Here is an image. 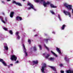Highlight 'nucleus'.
<instances>
[{"mask_svg":"<svg viewBox=\"0 0 73 73\" xmlns=\"http://www.w3.org/2000/svg\"><path fill=\"white\" fill-rule=\"evenodd\" d=\"M64 6L66 7L68 10H71L72 9V6L71 5H69L66 3H64L63 4Z\"/></svg>","mask_w":73,"mask_h":73,"instance_id":"f257e3e1","label":"nucleus"},{"mask_svg":"<svg viewBox=\"0 0 73 73\" xmlns=\"http://www.w3.org/2000/svg\"><path fill=\"white\" fill-rule=\"evenodd\" d=\"M27 5L30 6V7H29L28 8V10H29V9H31V8L32 9H34L35 11H36V9H35V8H34V7H33V5L32 4H31V3H28L27 4Z\"/></svg>","mask_w":73,"mask_h":73,"instance_id":"f03ea898","label":"nucleus"},{"mask_svg":"<svg viewBox=\"0 0 73 73\" xmlns=\"http://www.w3.org/2000/svg\"><path fill=\"white\" fill-rule=\"evenodd\" d=\"M17 56H16L15 55H13L11 56V61H13L14 60L16 61L17 60Z\"/></svg>","mask_w":73,"mask_h":73,"instance_id":"7ed1b4c3","label":"nucleus"},{"mask_svg":"<svg viewBox=\"0 0 73 73\" xmlns=\"http://www.w3.org/2000/svg\"><path fill=\"white\" fill-rule=\"evenodd\" d=\"M63 13H64L65 15H68V16H69V17H70V16H71V15H70V13L69 12H68L67 11H64Z\"/></svg>","mask_w":73,"mask_h":73,"instance_id":"20e7f679","label":"nucleus"},{"mask_svg":"<svg viewBox=\"0 0 73 73\" xmlns=\"http://www.w3.org/2000/svg\"><path fill=\"white\" fill-rule=\"evenodd\" d=\"M16 19L17 21H19V20H20V21H21V20H23V19H22V18L19 16H17L16 17Z\"/></svg>","mask_w":73,"mask_h":73,"instance_id":"39448f33","label":"nucleus"},{"mask_svg":"<svg viewBox=\"0 0 73 73\" xmlns=\"http://www.w3.org/2000/svg\"><path fill=\"white\" fill-rule=\"evenodd\" d=\"M64 60L66 61L67 62H69V59L68 58L67 56H66L64 57Z\"/></svg>","mask_w":73,"mask_h":73,"instance_id":"423d86ee","label":"nucleus"},{"mask_svg":"<svg viewBox=\"0 0 73 73\" xmlns=\"http://www.w3.org/2000/svg\"><path fill=\"white\" fill-rule=\"evenodd\" d=\"M14 12H11L10 14V17H11V18H13V15H14Z\"/></svg>","mask_w":73,"mask_h":73,"instance_id":"0eeeda50","label":"nucleus"},{"mask_svg":"<svg viewBox=\"0 0 73 73\" xmlns=\"http://www.w3.org/2000/svg\"><path fill=\"white\" fill-rule=\"evenodd\" d=\"M66 26L64 24L62 25V27L61 28V30H64V29H65V27H66Z\"/></svg>","mask_w":73,"mask_h":73,"instance_id":"6e6552de","label":"nucleus"},{"mask_svg":"<svg viewBox=\"0 0 73 73\" xmlns=\"http://www.w3.org/2000/svg\"><path fill=\"white\" fill-rule=\"evenodd\" d=\"M56 50H57V52H58L60 54L61 53V52L60 51L59 48H56Z\"/></svg>","mask_w":73,"mask_h":73,"instance_id":"1a4fd4ad","label":"nucleus"},{"mask_svg":"<svg viewBox=\"0 0 73 73\" xmlns=\"http://www.w3.org/2000/svg\"><path fill=\"white\" fill-rule=\"evenodd\" d=\"M43 4L44 6L45 7H47V5H47V4H46V3L45 2V1H43Z\"/></svg>","mask_w":73,"mask_h":73,"instance_id":"9d476101","label":"nucleus"},{"mask_svg":"<svg viewBox=\"0 0 73 73\" xmlns=\"http://www.w3.org/2000/svg\"><path fill=\"white\" fill-rule=\"evenodd\" d=\"M50 6L51 8H57L56 6H54V5H53V4H50Z\"/></svg>","mask_w":73,"mask_h":73,"instance_id":"9b49d317","label":"nucleus"},{"mask_svg":"<svg viewBox=\"0 0 73 73\" xmlns=\"http://www.w3.org/2000/svg\"><path fill=\"white\" fill-rule=\"evenodd\" d=\"M51 52L52 53V54H53L54 56H55V57H57V55L55 54L54 52L52 51H51Z\"/></svg>","mask_w":73,"mask_h":73,"instance_id":"f8f14e48","label":"nucleus"},{"mask_svg":"<svg viewBox=\"0 0 73 73\" xmlns=\"http://www.w3.org/2000/svg\"><path fill=\"white\" fill-rule=\"evenodd\" d=\"M44 47L46 49H47L48 51H49V48H48V47H47L46 46L45 44H44Z\"/></svg>","mask_w":73,"mask_h":73,"instance_id":"ddd939ff","label":"nucleus"},{"mask_svg":"<svg viewBox=\"0 0 73 73\" xmlns=\"http://www.w3.org/2000/svg\"><path fill=\"white\" fill-rule=\"evenodd\" d=\"M50 68L51 69H52V70H54V71H56V68L54 67L50 66Z\"/></svg>","mask_w":73,"mask_h":73,"instance_id":"4468645a","label":"nucleus"},{"mask_svg":"<svg viewBox=\"0 0 73 73\" xmlns=\"http://www.w3.org/2000/svg\"><path fill=\"white\" fill-rule=\"evenodd\" d=\"M33 64H38V61L36 60V61H33Z\"/></svg>","mask_w":73,"mask_h":73,"instance_id":"2eb2a0df","label":"nucleus"},{"mask_svg":"<svg viewBox=\"0 0 73 73\" xmlns=\"http://www.w3.org/2000/svg\"><path fill=\"white\" fill-rule=\"evenodd\" d=\"M2 63L3 64V65H4L5 66H7V63H5V62H4V61L3 62H2Z\"/></svg>","mask_w":73,"mask_h":73,"instance_id":"dca6fc26","label":"nucleus"},{"mask_svg":"<svg viewBox=\"0 0 73 73\" xmlns=\"http://www.w3.org/2000/svg\"><path fill=\"white\" fill-rule=\"evenodd\" d=\"M16 4V5H18L19 6H22L21 4L19 2L17 3Z\"/></svg>","mask_w":73,"mask_h":73,"instance_id":"f3484780","label":"nucleus"},{"mask_svg":"<svg viewBox=\"0 0 73 73\" xmlns=\"http://www.w3.org/2000/svg\"><path fill=\"white\" fill-rule=\"evenodd\" d=\"M33 49L34 51H36L37 50V48L35 46L33 47Z\"/></svg>","mask_w":73,"mask_h":73,"instance_id":"a211bd4d","label":"nucleus"},{"mask_svg":"<svg viewBox=\"0 0 73 73\" xmlns=\"http://www.w3.org/2000/svg\"><path fill=\"white\" fill-rule=\"evenodd\" d=\"M67 73H73V72H72L71 70H69L67 71Z\"/></svg>","mask_w":73,"mask_h":73,"instance_id":"6ab92c4d","label":"nucleus"},{"mask_svg":"<svg viewBox=\"0 0 73 73\" xmlns=\"http://www.w3.org/2000/svg\"><path fill=\"white\" fill-rule=\"evenodd\" d=\"M50 60L53 61L54 60V58H49Z\"/></svg>","mask_w":73,"mask_h":73,"instance_id":"aec40b11","label":"nucleus"},{"mask_svg":"<svg viewBox=\"0 0 73 73\" xmlns=\"http://www.w3.org/2000/svg\"><path fill=\"white\" fill-rule=\"evenodd\" d=\"M24 52L25 54H26V56H28V53L27 52V50H24Z\"/></svg>","mask_w":73,"mask_h":73,"instance_id":"412c9836","label":"nucleus"},{"mask_svg":"<svg viewBox=\"0 0 73 73\" xmlns=\"http://www.w3.org/2000/svg\"><path fill=\"white\" fill-rule=\"evenodd\" d=\"M50 12L52 15H55V13L53 12V11L51 10Z\"/></svg>","mask_w":73,"mask_h":73,"instance_id":"4be33fe9","label":"nucleus"},{"mask_svg":"<svg viewBox=\"0 0 73 73\" xmlns=\"http://www.w3.org/2000/svg\"><path fill=\"white\" fill-rule=\"evenodd\" d=\"M9 32L10 34H11V35H12L13 34V32H12V31L11 30L9 31Z\"/></svg>","mask_w":73,"mask_h":73,"instance_id":"5701e85b","label":"nucleus"},{"mask_svg":"<svg viewBox=\"0 0 73 73\" xmlns=\"http://www.w3.org/2000/svg\"><path fill=\"white\" fill-rule=\"evenodd\" d=\"M4 48L5 49H6V50H8V46H5Z\"/></svg>","mask_w":73,"mask_h":73,"instance_id":"b1692460","label":"nucleus"},{"mask_svg":"<svg viewBox=\"0 0 73 73\" xmlns=\"http://www.w3.org/2000/svg\"><path fill=\"white\" fill-rule=\"evenodd\" d=\"M58 17L60 21H61V17H60V15H58Z\"/></svg>","mask_w":73,"mask_h":73,"instance_id":"393cba45","label":"nucleus"},{"mask_svg":"<svg viewBox=\"0 0 73 73\" xmlns=\"http://www.w3.org/2000/svg\"><path fill=\"white\" fill-rule=\"evenodd\" d=\"M49 56H50L49 54H47V56H45V58H48V57H49Z\"/></svg>","mask_w":73,"mask_h":73,"instance_id":"a878e982","label":"nucleus"},{"mask_svg":"<svg viewBox=\"0 0 73 73\" xmlns=\"http://www.w3.org/2000/svg\"><path fill=\"white\" fill-rule=\"evenodd\" d=\"M17 3V2H16L15 1L13 0L12 3H13V4H16Z\"/></svg>","mask_w":73,"mask_h":73,"instance_id":"bb28decb","label":"nucleus"},{"mask_svg":"<svg viewBox=\"0 0 73 73\" xmlns=\"http://www.w3.org/2000/svg\"><path fill=\"white\" fill-rule=\"evenodd\" d=\"M28 42H29V44H31V40L30 39H28Z\"/></svg>","mask_w":73,"mask_h":73,"instance_id":"cd10ccee","label":"nucleus"},{"mask_svg":"<svg viewBox=\"0 0 73 73\" xmlns=\"http://www.w3.org/2000/svg\"><path fill=\"white\" fill-rule=\"evenodd\" d=\"M35 1L36 3H38L40 2V0H35Z\"/></svg>","mask_w":73,"mask_h":73,"instance_id":"c85d7f7f","label":"nucleus"},{"mask_svg":"<svg viewBox=\"0 0 73 73\" xmlns=\"http://www.w3.org/2000/svg\"><path fill=\"white\" fill-rule=\"evenodd\" d=\"M1 21H2V22L3 23H4V24L5 23V21H3V19L1 18Z\"/></svg>","mask_w":73,"mask_h":73,"instance_id":"c756f323","label":"nucleus"},{"mask_svg":"<svg viewBox=\"0 0 73 73\" xmlns=\"http://www.w3.org/2000/svg\"><path fill=\"white\" fill-rule=\"evenodd\" d=\"M23 46L24 48V50H27V49H26V48H25V46H24V44H23Z\"/></svg>","mask_w":73,"mask_h":73,"instance_id":"7c9ffc66","label":"nucleus"},{"mask_svg":"<svg viewBox=\"0 0 73 73\" xmlns=\"http://www.w3.org/2000/svg\"><path fill=\"white\" fill-rule=\"evenodd\" d=\"M15 35H16L17 36L19 35V32H17L15 33Z\"/></svg>","mask_w":73,"mask_h":73,"instance_id":"2f4dec72","label":"nucleus"},{"mask_svg":"<svg viewBox=\"0 0 73 73\" xmlns=\"http://www.w3.org/2000/svg\"><path fill=\"white\" fill-rule=\"evenodd\" d=\"M3 59L0 58V62H1L2 63V62H3L4 61Z\"/></svg>","mask_w":73,"mask_h":73,"instance_id":"473e14b6","label":"nucleus"},{"mask_svg":"<svg viewBox=\"0 0 73 73\" xmlns=\"http://www.w3.org/2000/svg\"><path fill=\"white\" fill-rule=\"evenodd\" d=\"M3 29H4V30H5V31H7V30H8V29L6 28H3Z\"/></svg>","mask_w":73,"mask_h":73,"instance_id":"72a5a7b5","label":"nucleus"},{"mask_svg":"<svg viewBox=\"0 0 73 73\" xmlns=\"http://www.w3.org/2000/svg\"><path fill=\"white\" fill-rule=\"evenodd\" d=\"M49 39H44V41H46L47 42L48 40H49Z\"/></svg>","mask_w":73,"mask_h":73,"instance_id":"f704fd0d","label":"nucleus"},{"mask_svg":"<svg viewBox=\"0 0 73 73\" xmlns=\"http://www.w3.org/2000/svg\"><path fill=\"white\" fill-rule=\"evenodd\" d=\"M39 47L40 49V50H41V49H42V47H41V46L40 45L39 46Z\"/></svg>","mask_w":73,"mask_h":73,"instance_id":"c9c22d12","label":"nucleus"},{"mask_svg":"<svg viewBox=\"0 0 73 73\" xmlns=\"http://www.w3.org/2000/svg\"><path fill=\"white\" fill-rule=\"evenodd\" d=\"M59 66H60V67H62V66H63V64H60Z\"/></svg>","mask_w":73,"mask_h":73,"instance_id":"e433bc0d","label":"nucleus"},{"mask_svg":"<svg viewBox=\"0 0 73 73\" xmlns=\"http://www.w3.org/2000/svg\"><path fill=\"white\" fill-rule=\"evenodd\" d=\"M17 38H18V40L20 39V36H19V35H17Z\"/></svg>","mask_w":73,"mask_h":73,"instance_id":"4c0bfd02","label":"nucleus"},{"mask_svg":"<svg viewBox=\"0 0 73 73\" xmlns=\"http://www.w3.org/2000/svg\"><path fill=\"white\" fill-rule=\"evenodd\" d=\"M46 3L47 4V5H49V4H50V3L49 2H48Z\"/></svg>","mask_w":73,"mask_h":73,"instance_id":"58836bf2","label":"nucleus"},{"mask_svg":"<svg viewBox=\"0 0 73 73\" xmlns=\"http://www.w3.org/2000/svg\"><path fill=\"white\" fill-rule=\"evenodd\" d=\"M19 62L18 60H17L16 62H15V64H17V63H19Z\"/></svg>","mask_w":73,"mask_h":73,"instance_id":"ea45409f","label":"nucleus"},{"mask_svg":"<svg viewBox=\"0 0 73 73\" xmlns=\"http://www.w3.org/2000/svg\"><path fill=\"white\" fill-rule=\"evenodd\" d=\"M60 73H64V71H61Z\"/></svg>","mask_w":73,"mask_h":73,"instance_id":"a19ab883","label":"nucleus"},{"mask_svg":"<svg viewBox=\"0 0 73 73\" xmlns=\"http://www.w3.org/2000/svg\"><path fill=\"white\" fill-rule=\"evenodd\" d=\"M41 1H42V2H43V3H44V0H40Z\"/></svg>","mask_w":73,"mask_h":73,"instance_id":"79ce46f5","label":"nucleus"},{"mask_svg":"<svg viewBox=\"0 0 73 73\" xmlns=\"http://www.w3.org/2000/svg\"><path fill=\"white\" fill-rule=\"evenodd\" d=\"M10 65H11V66H13V64H10Z\"/></svg>","mask_w":73,"mask_h":73,"instance_id":"37998d69","label":"nucleus"},{"mask_svg":"<svg viewBox=\"0 0 73 73\" xmlns=\"http://www.w3.org/2000/svg\"><path fill=\"white\" fill-rule=\"evenodd\" d=\"M11 0H7V1H10Z\"/></svg>","mask_w":73,"mask_h":73,"instance_id":"c03bdc74","label":"nucleus"},{"mask_svg":"<svg viewBox=\"0 0 73 73\" xmlns=\"http://www.w3.org/2000/svg\"><path fill=\"white\" fill-rule=\"evenodd\" d=\"M35 36H37V35H35Z\"/></svg>","mask_w":73,"mask_h":73,"instance_id":"a18cd8bd","label":"nucleus"},{"mask_svg":"<svg viewBox=\"0 0 73 73\" xmlns=\"http://www.w3.org/2000/svg\"><path fill=\"white\" fill-rule=\"evenodd\" d=\"M53 33H54V34H55V33L54 32H52Z\"/></svg>","mask_w":73,"mask_h":73,"instance_id":"49530a36","label":"nucleus"},{"mask_svg":"<svg viewBox=\"0 0 73 73\" xmlns=\"http://www.w3.org/2000/svg\"><path fill=\"white\" fill-rule=\"evenodd\" d=\"M45 53H44V54H43V55H45Z\"/></svg>","mask_w":73,"mask_h":73,"instance_id":"de8ad7c7","label":"nucleus"},{"mask_svg":"<svg viewBox=\"0 0 73 73\" xmlns=\"http://www.w3.org/2000/svg\"><path fill=\"white\" fill-rule=\"evenodd\" d=\"M8 67H9V68H10V66H8Z\"/></svg>","mask_w":73,"mask_h":73,"instance_id":"09e8293b","label":"nucleus"},{"mask_svg":"<svg viewBox=\"0 0 73 73\" xmlns=\"http://www.w3.org/2000/svg\"><path fill=\"white\" fill-rule=\"evenodd\" d=\"M23 1H25V0H22Z\"/></svg>","mask_w":73,"mask_h":73,"instance_id":"8fccbe9b","label":"nucleus"},{"mask_svg":"<svg viewBox=\"0 0 73 73\" xmlns=\"http://www.w3.org/2000/svg\"><path fill=\"white\" fill-rule=\"evenodd\" d=\"M12 53H13V50H12Z\"/></svg>","mask_w":73,"mask_h":73,"instance_id":"3c124183","label":"nucleus"},{"mask_svg":"<svg viewBox=\"0 0 73 73\" xmlns=\"http://www.w3.org/2000/svg\"><path fill=\"white\" fill-rule=\"evenodd\" d=\"M1 19V17L0 16V19Z\"/></svg>","mask_w":73,"mask_h":73,"instance_id":"603ef678","label":"nucleus"},{"mask_svg":"<svg viewBox=\"0 0 73 73\" xmlns=\"http://www.w3.org/2000/svg\"><path fill=\"white\" fill-rule=\"evenodd\" d=\"M2 3H4V1H2Z\"/></svg>","mask_w":73,"mask_h":73,"instance_id":"864d4df0","label":"nucleus"},{"mask_svg":"<svg viewBox=\"0 0 73 73\" xmlns=\"http://www.w3.org/2000/svg\"><path fill=\"white\" fill-rule=\"evenodd\" d=\"M5 20L7 21V19H5Z\"/></svg>","mask_w":73,"mask_h":73,"instance_id":"5fc2aeb1","label":"nucleus"}]
</instances>
